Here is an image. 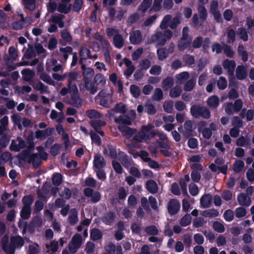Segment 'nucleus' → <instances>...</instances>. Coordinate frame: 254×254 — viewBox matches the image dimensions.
Instances as JSON below:
<instances>
[{
    "label": "nucleus",
    "instance_id": "obj_9",
    "mask_svg": "<svg viewBox=\"0 0 254 254\" xmlns=\"http://www.w3.org/2000/svg\"><path fill=\"white\" fill-rule=\"evenodd\" d=\"M212 196L209 193L203 194L200 199V203L201 208H209L212 201Z\"/></svg>",
    "mask_w": 254,
    "mask_h": 254
},
{
    "label": "nucleus",
    "instance_id": "obj_1",
    "mask_svg": "<svg viewBox=\"0 0 254 254\" xmlns=\"http://www.w3.org/2000/svg\"><path fill=\"white\" fill-rule=\"evenodd\" d=\"M172 34L173 33L170 30H165L163 33L157 31L151 36L149 39L150 43H154L158 42V46H163L165 45L167 40L172 38Z\"/></svg>",
    "mask_w": 254,
    "mask_h": 254
},
{
    "label": "nucleus",
    "instance_id": "obj_16",
    "mask_svg": "<svg viewBox=\"0 0 254 254\" xmlns=\"http://www.w3.org/2000/svg\"><path fill=\"white\" fill-rule=\"evenodd\" d=\"M37 195H38L39 197L41 198V199L36 201L34 209L36 211H40L43 209L44 204L43 200L46 198V195L43 194L40 190H38L37 191Z\"/></svg>",
    "mask_w": 254,
    "mask_h": 254
},
{
    "label": "nucleus",
    "instance_id": "obj_35",
    "mask_svg": "<svg viewBox=\"0 0 254 254\" xmlns=\"http://www.w3.org/2000/svg\"><path fill=\"white\" fill-rule=\"evenodd\" d=\"M174 85V79L170 76L165 78L162 82V87L166 90L172 88Z\"/></svg>",
    "mask_w": 254,
    "mask_h": 254
},
{
    "label": "nucleus",
    "instance_id": "obj_5",
    "mask_svg": "<svg viewBox=\"0 0 254 254\" xmlns=\"http://www.w3.org/2000/svg\"><path fill=\"white\" fill-rule=\"evenodd\" d=\"M185 131L183 132V135L185 138H189L193 135V131L195 129L194 122L191 120L186 121L184 124Z\"/></svg>",
    "mask_w": 254,
    "mask_h": 254
},
{
    "label": "nucleus",
    "instance_id": "obj_14",
    "mask_svg": "<svg viewBox=\"0 0 254 254\" xmlns=\"http://www.w3.org/2000/svg\"><path fill=\"white\" fill-rule=\"evenodd\" d=\"M35 146V143L28 144V146L27 148L21 152L19 156V158L23 161H26L27 159V157L29 156L31 153L34 151Z\"/></svg>",
    "mask_w": 254,
    "mask_h": 254
},
{
    "label": "nucleus",
    "instance_id": "obj_53",
    "mask_svg": "<svg viewBox=\"0 0 254 254\" xmlns=\"http://www.w3.org/2000/svg\"><path fill=\"white\" fill-rule=\"evenodd\" d=\"M223 50L224 54L227 57L232 58L234 56L235 53L231 49V47L226 44L223 45Z\"/></svg>",
    "mask_w": 254,
    "mask_h": 254
},
{
    "label": "nucleus",
    "instance_id": "obj_58",
    "mask_svg": "<svg viewBox=\"0 0 254 254\" xmlns=\"http://www.w3.org/2000/svg\"><path fill=\"white\" fill-rule=\"evenodd\" d=\"M94 82L97 85H104L106 83V80L102 73H97L94 76Z\"/></svg>",
    "mask_w": 254,
    "mask_h": 254
},
{
    "label": "nucleus",
    "instance_id": "obj_55",
    "mask_svg": "<svg viewBox=\"0 0 254 254\" xmlns=\"http://www.w3.org/2000/svg\"><path fill=\"white\" fill-rule=\"evenodd\" d=\"M203 43V37L197 36L195 38L192 42H191V47L193 49H199L202 47Z\"/></svg>",
    "mask_w": 254,
    "mask_h": 254
},
{
    "label": "nucleus",
    "instance_id": "obj_33",
    "mask_svg": "<svg viewBox=\"0 0 254 254\" xmlns=\"http://www.w3.org/2000/svg\"><path fill=\"white\" fill-rule=\"evenodd\" d=\"M21 19L20 20H17L16 21L13 22L11 24V27L13 30H19L23 28V24L25 22V19L23 17V15L21 14Z\"/></svg>",
    "mask_w": 254,
    "mask_h": 254
},
{
    "label": "nucleus",
    "instance_id": "obj_46",
    "mask_svg": "<svg viewBox=\"0 0 254 254\" xmlns=\"http://www.w3.org/2000/svg\"><path fill=\"white\" fill-rule=\"evenodd\" d=\"M144 108L145 112L149 115H154L156 113V109L151 103H146L144 105Z\"/></svg>",
    "mask_w": 254,
    "mask_h": 254
},
{
    "label": "nucleus",
    "instance_id": "obj_34",
    "mask_svg": "<svg viewBox=\"0 0 254 254\" xmlns=\"http://www.w3.org/2000/svg\"><path fill=\"white\" fill-rule=\"evenodd\" d=\"M52 180V183L54 186H59L63 182V176L60 173H55L53 174Z\"/></svg>",
    "mask_w": 254,
    "mask_h": 254
},
{
    "label": "nucleus",
    "instance_id": "obj_23",
    "mask_svg": "<svg viewBox=\"0 0 254 254\" xmlns=\"http://www.w3.org/2000/svg\"><path fill=\"white\" fill-rule=\"evenodd\" d=\"M192 42V38H189V40L180 39L178 42V49L180 51H184L189 48Z\"/></svg>",
    "mask_w": 254,
    "mask_h": 254
},
{
    "label": "nucleus",
    "instance_id": "obj_30",
    "mask_svg": "<svg viewBox=\"0 0 254 254\" xmlns=\"http://www.w3.org/2000/svg\"><path fill=\"white\" fill-rule=\"evenodd\" d=\"M24 7L30 11L34 10L36 8V0H22Z\"/></svg>",
    "mask_w": 254,
    "mask_h": 254
},
{
    "label": "nucleus",
    "instance_id": "obj_42",
    "mask_svg": "<svg viewBox=\"0 0 254 254\" xmlns=\"http://www.w3.org/2000/svg\"><path fill=\"white\" fill-rule=\"evenodd\" d=\"M182 92L181 87L179 86H176L171 89L169 95L172 98H177L179 97Z\"/></svg>",
    "mask_w": 254,
    "mask_h": 254
},
{
    "label": "nucleus",
    "instance_id": "obj_6",
    "mask_svg": "<svg viewBox=\"0 0 254 254\" xmlns=\"http://www.w3.org/2000/svg\"><path fill=\"white\" fill-rule=\"evenodd\" d=\"M29 164H32V166L35 168H38L42 164L41 158L38 153L30 154L27 157V160Z\"/></svg>",
    "mask_w": 254,
    "mask_h": 254
},
{
    "label": "nucleus",
    "instance_id": "obj_26",
    "mask_svg": "<svg viewBox=\"0 0 254 254\" xmlns=\"http://www.w3.org/2000/svg\"><path fill=\"white\" fill-rule=\"evenodd\" d=\"M90 236L91 240L96 241L102 238L103 233L100 229L95 228L91 229Z\"/></svg>",
    "mask_w": 254,
    "mask_h": 254
},
{
    "label": "nucleus",
    "instance_id": "obj_28",
    "mask_svg": "<svg viewBox=\"0 0 254 254\" xmlns=\"http://www.w3.org/2000/svg\"><path fill=\"white\" fill-rule=\"evenodd\" d=\"M113 42L115 47L121 49L124 46V40L122 36L120 34H118L114 36Z\"/></svg>",
    "mask_w": 254,
    "mask_h": 254
},
{
    "label": "nucleus",
    "instance_id": "obj_4",
    "mask_svg": "<svg viewBox=\"0 0 254 254\" xmlns=\"http://www.w3.org/2000/svg\"><path fill=\"white\" fill-rule=\"evenodd\" d=\"M180 202L176 199H171L168 203L167 209L170 215L176 214L180 209Z\"/></svg>",
    "mask_w": 254,
    "mask_h": 254
},
{
    "label": "nucleus",
    "instance_id": "obj_19",
    "mask_svg": "<svg viewBox=\"0 0 254 254\" xmlns=\"http://www.w3.org/2000/svg\"><path fill=\"white\" fill-rule=\"evenodd\" d=\"M115 213L112 211L105 214L102 218L103 222L107 225H111L115 221Z\"/></svg>",
    "mask_w": 254,
    "mask_h": 254
},
{
    "label": "nucleus",
    "instance_id": "obj_44",
    "mask_svg": "<svg viewBox=\"0 0 254 254\" xmlns=\"http://www.w3.org/2000/svg\"><path fill=\"white\" fill-rule=\"evenodd\" d=\"M146 134L144 131H141L135 134V135L132 137L131 141L141 142L146 138Z\"/></svg>",
    "mask_w": 254,
    "mask_h": 254
},
{
    "label": "nucleus",
    "instance_id": "obj_56",
    "mask_svg": "<svg viewBox=\"0 0 254 254\" xmlns=\"http://www.w3.org/2000/svg\"><path fill=\"white\" fill-rule=\"evenodd\" d=\"M189 77V74L187 71H184L178 74L176 78L180 84L184 83Z\"/></svg>",
    "mask_w": 254,
    "mask_h": 254
},
{
    "label": "nucleus",
    "instance_id": "obj_51",
    "mask_svg": "<svg viewBox=\"0 0 254 254\" xmlns=\"http://www.w3.org/2000/svg\"><path fill=\"white\" fill-rule=\"evenodd\" d=\"M145 232L149 235L155 236L158 234V230L154 225L146 226L144 229Z\"/></svg>",
    "mask_w": 254,
    "mask_h": 254
},
{
    "label": "nucleus",
    "instance_id": "obj_49",
    "mask_svg": "<svg viewBox=\"0 0 254 254\" xmlns=\"http://www.w3.org/2000/svg\"><path fill=\"white\" fill-rule=\"evenodd\" d=\"M163 0H154L152 6L149 9V12L153 11L158 12L160 11L162 8V2Z\"/></svg>",
    "mask_w": 254,
    "mask_h": 254
},
{
    "label": "nucleus",
    "instance_id": "obj_36",
    "mask_svg": "<svg viewBox=\"0 0 254 254\" xmlns=\"http://www.w3.org/2000/svg\"><path fill=\"white\" fill-rule=\"evenodd\" d=\"M90 124L95 130H97V129H100L102 127L105 126L106 123L104 121L96 120L91 121Z\"/></svg>",
    "mask_w": 254,
    "mask_h": 254
},
{
    "label": "nucleus",
    "instance_id": "obj_22",
    "mask_svg": "<svg viewBox=\"0 0 254 254\" xmlns=\"http://www.w3.org/2000/svg\"><path fill=\"white\" fill-rule=\"evenodd\" d=\"M68 220L69 223L72 226H74L78 222V213L75 208L70 209Z\"/></svg>",
    "mask_w": 254,
    "mask_h": 254
},
{
    "label": "nucleus",
    "instance_id": "obj_43",
    "mask_svg": "<svg viewBox=\"0 0 254 254\" xmlns=\"http://www.w3.org/2000/svg\"><path fill=\"white\" fill-rule=\"evenodd\" d=\"M130 92L131 95L135 98H138L141 93L139 87L137 85L134 84L130 85Z\"/></svg>",
    "mask_w": 254,
    "mask_h": 254
},
{
    "label": "nucleus",
    "instance_id": "obj_48",
    "mask_svg": "<svg viewBox=\"0 0 254 254\" xmlns=\"http://www.w3.org/2000/svg\"><path fill=\"white\" fill-rule=\"evenodd\" d=\"M71 9V4H69L68 6L65 3H60L58 7V10L61 13L64 14L68 13Z\"/></svg>",
    "mask_w": 254,
    "mask_h": 254
},
{
    "label": "nucleus",
    "instance_id": "obj_61",
    "mask_svg": "<svg viewBox=\"0 0 254 254\" xmlns=\"http://www.w3.org/2000/svg\"><path fill=\"white\" fill-rule=\"evenodd\" d=\"M183 60L188 65H191L195 62V59L193 56L188 54L185 55L183 57Z\"/></svg>",
    "mask_w": 254,
    "mask_h": 254
},
{
    "label": "nucleus",
    "instance_id": "obj_39",
    "mask_svg": "<svg viewBox=\"0 0 254 254\" xmlns=\"http://www.w3.org/2000/svg\"><path fill=\"white\" fill-rule=\"evenodd\" d=\"M34 200V196L31 194L25 195L22 199L23 206L31 207Z\"/></svg>",
    "mask_w": 254,
    "mask_h": 254
},
{
    "label": "nucleus",
    "instance_id": "obj_29",
    "mask_svg": "<svg viewBox=\"0 0 254 254\" xmlns=\"http://www.w3.org/2000/svg\"><path fill=\"white\" fill-rule=\"evenodd\" d=\"M152 3V0H143L138 7V10L141 11L144 13L151 6Z\"/></svg>",
    "mask_w": 254,
    "mask_h": 254
},
{
    "label": "nucleus",
    "instance_id": "obj_47",
    "mask_svg": "<svg viewBox=\"0 0 254 254\" xmlns=\"http://www.w3.org/2000/svg\"><path fill=\"white\" fill-rule=\"evenodd\" d=\"M10 137L7 134H3L0 138V148H5L10 141Z\"/></svg>",
    "mask_w": 254,
    "mask_h": 254
},
{
    "label": "nucleus",
    "instance_id": "obj_21",
    "mask_svg": "<svg viewBox=\"0 0 254 254\" xmlns=\"http://www.w3.org/2000/svg\"><path fill=\"white\" fill-rule=\"evenodd\" d=\"M207 105L211 109L217 108L220 103L219 98L216 95H213L209 97L206 101Z\"/></svg>",
    "mask_w": 254,
    "mask_h": 254
},
{
    "label": "nucleus",
    "instance_id": "obj_41",
    "mask_svg": "<svg viewBox=\"0 0 254 254\" xmlns=\"http://www.w3.org/2000/svg\"><path fill=\"white\" fill-rule=\"evenodd\" d=\"M191 217L189 213L186 214L180 220V224L183 227H186L191 223Z\"/></svg>",
    "mask_w": 254,
    "mask_h": 254
},
{
    "label": "nucleus",
    "instance_id": "obj_15",
    "mask_svg": "<svg viewBox=\"0 0 254 254\" xmlns=\"http://www.w3.org/2000/svg\"><path fill=\"white\" fill-rule=\"evenodd\" d=\"M236 75L237 79L243 80L247 76V71L246 67L243 65H238L236 68Z\"/></svg>",
    "mask_w": 254,
    "mask_h": 254
},
{
    "label": "nucleus",
    "instance_id": "obj_62",
    "mask_svg": "<svg viewBox=\"0 0 254 254\" xmlns=\"http://www.w3.org/2000/svg\"><path fill=\"white\" fill-rule=\"evenodd\" d=\"M217 85L219 89L224 90L227 86V80L224 77L220 76L219 79L217 81Z\"/></svg>",
    "mask_w": 254,
    "mask_h": 254
},
{
    "label": "nucleus",
    "instance_id": "obj_7",
    "mask_svg": "<svg viewBox=\"0 0 254 254\" xmlns=\"http://www.w3.org/2000/svg\"><path fill=\"white\" fill-rule=\"evenodd\" d=\"M103 154L110 157L112 159H118V153L116 147L112 145L108 144L107 147L103 150Z\"/></svg>",
    "mask_w": 254,
    "mask_h": 254
},
{
    "label": "nucleus",
    "instance_id": "obj_12",
    "mask_svg": "<svg viewBox=\"0 0 254 254\" xmlns=\"http://www.w3.org/2000/svg\"><path fill=\"white\" fill-rule=\"evenodd\" d=\"M237 200L241 206H249L252 202L251 198L245 193H241L237 196Z\"/></svg>",
    "mask_w": 254,
    "mask_h": 254
},
{
    "label": "nucleus",
    "instance_id": "obj_52",
    "mask_svg": "<svg viewBox=\"0 0 254 254\" xmlns=\"http://www.w3.org/2000/svg\"><path fill=\"white\" fill-rule=\"evenodd\" d=\"M196 82L193 79L187 81L184 86V90L186 91H191L194 87Z\"/></svg>",
    "mask_w": 254,
    "mask_h": 254
},
{
    "label": "nucleus",
    "instance_id": "obj_64",
    "mask_svg": "<svg viewBox=\"0 0 254 254\" xmlns=\"http://www.w3.org/2000/svg\"><path fill=\"white\" fill-rule=\"evenodd\" d=\"M62 38L66 42H71L72 40V36L70 33L67 30L64 29L61 33Z\"/></svg>",
    "mask_w": 254,
    "mask_h": 254
},
{
    "label": "nucleus",
    "instance_id": "obj_18",
    "mask_svg": "<svg viewBox=\"0 0 254 254\" xmlns=\"http://www.w3.org/2000/svg\"><path fill=\"white\" fill-rule=\"evenodd\" d=\"M146 189L151 193H156L158 190L156 182L153 180H149L146 182Z\"/></svg>",
    "mask_w": 254,
    "mask_h": 254
},
{
    "label": "nucleus",
    "instance_id": "obj_10",
    "mask_svg": "<svg viewBox=\"0 0 254 254\" xmlns=\"http://www.w3.org/2000/svg\"><path fill=\"white\" fill-rule=\"evenodd\" d=\"M106 165L105 159L100 154H96L94 157L93 167L96 169H102Z\"/></svg>",
    "mask_w": 254,
    "mask_h": 254
},
{
    "label": "nucleus",
    "instance_id": "obj_60",
    "mask_svg": "<svg viewBox=\"0 0 254 254\" xmlns=\"http://www.w3.org/2000/svg\"><path fill=\"white\" fill-rule=\"evenodd\" d=\"M2 249L6 254H14L16 248L10 243L9 244L3 245Z\"/></svg>",
    "mask_w": 254,
    "mask_h": 254
},
{
    "label": "nucleus",
    "instance_id": "obj_27",
    "mask_svg": "<svg viewBox=\"0 0 254 254\" xmlns=\"http://www.w3.org/2000/svg\"><path fill=\"white\" fill-rule=\"evenodd\" d=\"M85 87L86 90L90 92L91 94H95L97 91V87L95 86V83L91 80L84 81Z\"/></svg>",
    "mask_w": 254,
    "mask_h": 254
},
{
    "label": "nucleus",
    "instance_id": "obj_3",
    "mask_svg": "<svg viewBox=\"0 0 254 254\" xmlns=\"http://www.w3.org/2000/svg\"><path fill=\"white\" fill-rule=\"evenodd\" d=\"M73 94L71 95L69 103L71 106L76 108H80L82 106V99L80 98L78 92L76 85L73 86Z\"/></svg>",
    "mask_w": 254,
    "mask_h": 254
},
{
    "label": "nucleus",
    "instance_id": "obj_31",
    "mask_svg": "<svg viewBox=\"0 0 254 254\" xmlns=\"http://www.w3.org/2000/svg\"><path fill=\"white\" fill-rule=\"evenodd\" d=\"M157 55L159 60L164 61L168 57L169 53L166 48H160L157 50Z\"/></svg>",
    "mask_w": 254,
    "mask_h": 254
},
{
    "label": "nucleus",
    "instance_id": "obj_50",
    "mask_svg": "<svg viewBox=\"0 0 254 254\" xmlns=\"http://www.w3.org/2000/svg\"><path fill=\"white\" fill-rule=\"evenodd\" d=\"M163 98V93L162 90L159 88H155L153 95H152V99L154 101H159Z\"/></svg>",
    "mask_w": 254,
    "mask_h": 254
},
{
    "label": "nucleus",
    "instance_id": "obj_54",
    "mask_svg": "<svg viewBox=\"0 0 254 254\" xmlns=\"http://www.w3.org/2000/svg\"><path fill=\"white\" fill-rule=\"evenodd\" d=\"M40 78L43 81L49 85H55V81L52 80L51 77L47 73L43 72L41 74Z\"/></svg>",
    "mask_w": 254,
    "mask_h": 254
},
{
    "label": "nucleus",
    "instance_id": "obj_40",
    "mask_svg": "<svg viewBox=\"0 0 254 254\" xmlns=\"http://www.w3.org/2000/svg\"><path fill=\"white\" fill-rule=\"evenodd\" d=\"M111 111L113 112L124 114L126 112V105L121 102L118 103L111 110Z\"/></svg>",
    "mask_w": 254,
    "mask_h": 254
},
{
    "label": "nucleus",
    "instance_id": "obj_32",
    "mask_svg": "<svg viewBox=\"0 0 254 254\" xmlns=\"http://www.w3.org/2000/svg\"><path fill=\"white\" fill-rule=\"evenodd\" d=\"M31 214V207L23 206L20 211V216L24 220L29 219Z\"/></svg>",
    "mask_w": 254,
    "mask_h": 254
},
{
    "label": "nucleus",
    "instance_id": "obj_17",
    "mask_svg": "<svg viewBox=\"0 0 254 254\" xmlns=\"http://www.w3.org/2000/svg\"><path fill=\"white\" fill-rule=\"evenodd\" d=\"M66 78H67V86L69 88L73 89V86L76 85L72 82L78 78V73L76 71L66 72Z\"/></svg>",
    "mask_w": 254,
    "mask_h": 254
},
{
    "label": "nucleus",
    "instance_id": "obj_8",
    "mask_svg": "<svg viewBox=\"0 0 254 254\" xmlns=\"http://www.w3.org/2000/svg\"><path fill=\"white\" fill-rule=\"evenodd\" d=\"M142 34L139 30H134L130 34L129 41L132 44H139L142 41Z\"/></svg>",
    "mask_w": 254,
    "mask_h": 254
},
{
    "label": "nucleus",
    "instance_id": "obj_13",
    "mask_svg": "<svg viewBox=\"0 0 254 254\" xmlns=\"http://www.w3.org/2000/svg\"><path fill=\"white\" fill-rule=\"evenodd\" d=\"M10 243L16 249L21 248L24 246L25 243L23 238L19 235L11 237Z\"/></svg>",
    "mask_w": 254,
    "mask_h": 254
},
{
    "label": "nucleus",
    "instance_id": "obj_59",
    "mask_svg": "<svg viewBox=\"0 0 254 254\" xmlns=\"http://www.w3.org/2000/svg\"><path fill=\"white\" fill-rule=\"evenodd\" d=\"M163 107L165 112L171 113L173 110V102L171 100L165 101Z\"/></svg>",
    "mask_w": 254,
    "mask_h": 254
},
{
    "label": "nucleus",
    "instance_id": "obj_24",
    "mask_svg": "<svg viewBox=\"0 0 254 254\" xmlns=\"http://www.w3.org/2000/svg\"><path fill=\"white\" fill-rule=\"evenodd\" d=\"M119 130L124 132L127 138L131 137L137 131L136 129L131 128L127 126H122L119 127Z\"/></svg>",
    "mask_w": 254,
    "mask_h": 254
},
{
    "label": "nucleus",
    "instance_id": "obj_63",
    "mask_svg": "<svg viewBox=\"0 0 254 254\" xmlns=\"http://www.w3.org/2000/svg\"><path fill=\"white\" fill-rule=\"evenodd\" d=\"M59 195L66 200H68L71 196V191L69 189L64 187V190L59 192Z\"/></svg>",
    "mask_w": 254,
    "mask_h": 254
},
{
    "label": "nucleus",
    "instance_id": "obj_11",
    "mask_svg": "<svg viewBox=\"0 0 254 254\" xmlns=\"http://www.w3.org/2000/svg\"><path fill=\"white\" fill-rule=\"evenodd\" d=\"M223 66L225 69H227L229 75H233L236 67V63L233 60L226 59L223 63Z\"/></svg>",
    "mask_w": 254,
    "mask_h": 254
},
{
    "label": "nucleus",
    "instance_id": "obj_45",
    "mask_svg": "<svg viewBox=\"0 0 254 254\" xmlns=\"http://www.w3.org/2000/svg\"><path fill=\"white\" fill-rule=\"evenodd\" d=\"M245 164L242 160L236 161L233 164L234 171L237 173L241 172L244 169Z\"/></svg>",
    "mask_w": 254,
    "mask_h": 254
},
{
    "label": "nucleus",
    "instance_id": "obj_38",
    "mask_svg": "<svg viewBox=\"0 0 254 254\" xmlns=\"http://www.w3.org/2000/svg\"><path fill=\"white\" fill-rule=\"evenodd\" d=\"M198 12L200 19L202 20V22H203L205 20H206L207 17V11L206 8L203 5H198Z\"/></svg>",
    "mask_w": 254,
    "mask_h": 254
},
{
    "label": "nucleus",
    "instance_id": "obj_25",
    "mask_svg": "<svg viewBox=\"0 0 254 254\" xmlns=\"http://www.w3.org/2000/svg\"><path fill=\"white\" fill-rule=\"evenodd\" d=\"M82 70L83 81L92 79L95 73L94 70L93 68L85 67L84 69H82Z\"/></svg>",
    "mask_w": 254,
    "mask_h": 254
},
{
    "label": "nucleus",
    "instance_id": "obj_57",
    "mask_svg": "<svg viewBox=\"0 0 254 254\" xmlns=\"http://www.w3.org/2000/svg\"><path fill=\"white\" fill-rule=\"evenodd\" d=\"M72 48L71 47L67 46L65 48H60V52L64 54L63 58L65 61H66L68 58V54H72Z\"/></svg>",
    "mask_w": 254,
    "mask_h": 254
},
{
    "label": "nucleus",
    "instance_id": "obj_20",
    "mask_svg": "<svg viewBox=\"0 0 254 254\" xmlns=\"http://www.w3.org/2000/svg\"><path fill=\"white\" fill-rule=\"evenodd\" d=\"M114 121L116 123L124 125L123 126L132 125L131 119L127 115H120L118 117L115 118Z\"/></svg>",
    "mask_w": 254,
    "mask_h": 254
},
{
    "label": "nucleus",
    "instance_id": "obj_2",
    "mask_svg": "<svg viewBox=\"0 0 254 254\" xmlns=\"http://www.w3.org/2000/svg\"><path fill=\"white\" fill-rule=\"evenodd\" d=\"M190 112L192 116L195 119L202 118L208 119L211 116L209 110L205 106L199 104L192 105L190 109Z\"/></svg>",
    "mask_w": 254,
    "mask_h": 254
},
{
    "label": "nucleus",
    "instance_id": "obj_37",
    "mask_svg": "<svg viewBox=\"0 0 254 254\" xmlns=\"http://www.w3.org/2000/svg\"><path fill=\"white\" fill-rule=\"evenodd\" d=\"M79 57H83L84 59H91L90 51L86 47H82L79 52Z\"/></svg>",
    "mask_w": 254,
    "mask_h": 254
}]
</instances>
